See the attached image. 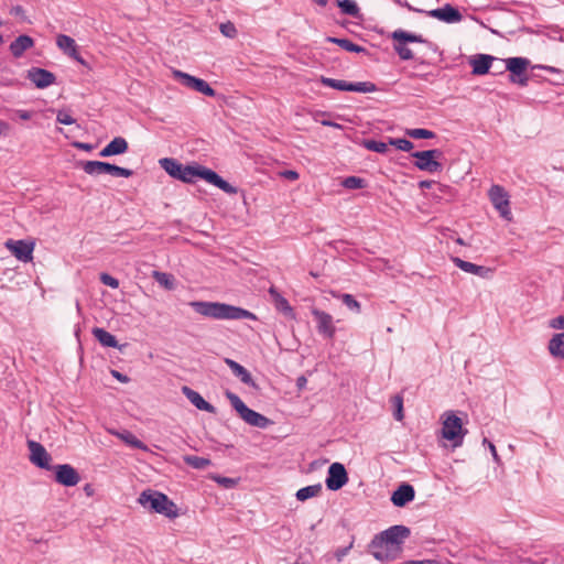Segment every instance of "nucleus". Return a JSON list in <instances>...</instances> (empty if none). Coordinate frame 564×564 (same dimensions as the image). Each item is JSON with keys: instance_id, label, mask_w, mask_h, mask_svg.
Masks as SVG:
<instances>
[{"instance_id": "f257e3e1", "label": "nucleus", "mask_w": 564, "mask_h": 564, "mask_svg": "<svg viewBox=\"0 0 564 564\" xmlns=\"http://www.w3.org/2000/svg\"><path fill=\"white\" fill-rule=\"evenodd\" d=\"M159 164L171 177L184 183H194L197 178H202L227 194L234 195L238 192L237 187L229 184L215 171L200 164L184 165L173 158H163L159 160Z\"/></svg>"}, {"instance_id": "f03ea898", "label": "nucleus", "mask_w": 564, "mask_h": 564, "mask_svg": "<svg viewBox=\"0 0 564 564\" xmlns=\"http://www.w3.org/2000/svg\"><path fill=\"white\" fill-rule=\"evenodd\" d=\"M410 534V529L402 524L392 525L379 534H376L369 544L373 557L379 561L387 560V551L400 549Z\"/></svg>"}, {"instance_id": "7ed1b4c3", "label": "nucleus", "mask_w": 564, "mask_h": 564, "mask_svg": "<svg viewBox=\"0 0 564 564\" xmlns=\"http://www.w3.org/2000/svg\"><path fill=\"white\" fill-rule=\"evenodd\" d=\"M191 306L196 313L214 319H257L252 312L226 303L195 301Z\"/></svg>"}, {"instance_id": "20e7f679", "label": "nucleus", "mask_w": 564, "mask_h": 564, "mask_svg": "<svg viewBox=\"0 0 564 564\" xmlns=\"http://www.w3.org/2000/svg\"><path fill=\"white\" fill-rule=\"evenodd\" d=\"M138 501L142 507L149 508L150 510L163 514L169 519H175L178 517L177 506L162 492L150 489L144 490L140 494Z\"/></svg>"}, {"instance_id": "39448f33", "label": "nucleus", "mask_w": 564, "mask_h": 564, "mask_svg": "<svg viewBox=\"0 0 564 564\" xmlns=\"http://www.w3.org/2000/svg\"><path fill=\"white\" fill-rule=\"evenodd\" d=\"M226 398L230 401L231 406L239 416L249 425L265 429L270 424V420L267 416L249 409L236 393L227 391Z\"/></svg>"}, {"instance_id": "423d86ee", "label": "nucleus", "mask_w": 564, "mask_h": 564, "mask_svg": "<svg viewBox=\"0 0 564 564\" xmlns=\"http://www.w3.org/2000/svg\"><path fill=\"white\" fill-rule=\"evenodd\" d=\"M443 417V438L453 442L454 446H460L467 434V430L463 427L462 419L455 415L453 411L445 412Z\"/></svg>"}, {"instance_id": "0eeeda50", "label": "nucleus", "mask_w": 564, "mask_h": 564, "mask_svg": "<svg viewBox=\"0 0 564 564\" xmlns=\"http://www.w3.org/2000/svg\"><path fill=\"white\" fill-rule=\"evenodd\" d=\"M391 39L394 41L393 48L402 61L413 58V53L406 46V43H429L422 35L410 33L402 29L393 31Z\"/></svg>"}, {"instance_id": "6e6552de", "label": "nucleus", "mask_w": 564, "mask_h": 564, "mask_svg": "<svg viewBox=\"0 0 564 564\" xmlns=\"http://www.w3.org/2000/svg\"><path fill=\"white\" fill-rule=\"evenodd\" d=\"M411 155L414 159H416L414 165L420 171L435 173L442 170V164L438 161H436V159L442 156V151L437 149L416 151L413 152Z\"/></svg>"}, {"instance_id": "1a4fd4ad", "label": "nucleus", "mask_w": 564, "mask_h": 564, "mask_svg": "<svg viewBox=\"0 0 564 564\" xmlns=\"http://www.w3.org/2000/svg\"><path fill=\"white\" fill-rule=\"evenodd\" d=\"M321 83L326 87L341 91L373 93L377 90L376 85L371 82L348 83L346 80L322 76Z\"/></svg>"}, {"instance_id": "9d476101", "label": "nucleus", "mask_w": 564, "mask_h": 564, "mask_svg": "<svg viewBox=\"0 0 564 564\" xmlns=\"http://www.w3.org/2000/svg\"><path fill=\"white\" fill-rule=\"evenodd\" d=\"M489 198L494 207L498 210L499 215L506 219H512V213L510 208V200L507 191L500 185H492L489 189Z\"/></svg>"}, {"instance_id": "9b49d317", "label": "nucleus", "mask_w": 564, "mask_h": 564, "mask_svg": "<svg viewBox=\"0 0 564 564\" xmlns=\"http://www.w3.org/2000/svg\"><path fill=\"white\" fill-rule=\"evenodd\" d=\"M173 77L183 86L198 91L205 96L208 97H215L216 90L209 86L207 82L204 79L197 78L195 76H192L187 73H184L182 70H173Z\"/></svg>"}, {"instance_id": "f8f14e48", "label": "nucleus", "mask_w": 564, "mask_h": 564, "mask_svg": "<svg viewBox=\"0 0 564 564\" xmlns=\"http://www.w3.org/2000/svg\"><path fill=\"white\" fill-rule=\"evenodd\" d=\"M326 487L332 491L341 489L348 482V474L340 463H333L327 473Z\"/></svg>"}, {"instance_id": "ddd939ff", "label": "nucleus", "mask_w": 564, "mask_h": 564, "mask_svg": "<svg viewBox=\"0 0 564 564\" xmlns=\"http://www.w3.org/2000/svg\"><path fill=\"white\" fill-rule=\"evenodd\" d=\"M28 447L30 449V460L32 464L42 469H52L50 465L52 457L42 444L35 441H29Z\"/></svg>"}, {"instance_id": "4468645a", "label": "nucleus", "mask_w": 564, "mask_h": 564, "mask_svg": "<svg viewBox=\"0 0 564 564\" xmlns=\"http://www.w3.org/2000/svg\"><path fill=\"white\" fill-rule=\"evenodd\" d=\"M311 313L314 316V319L316 321V327L318 333L324 337L332 339L336 333L333 316L315 307L312 308Z\"/></svg>"}, {"instance_id": "2eb2a0df", "label": "nucleus", "mask_w": 564, "mask_h": 564, "mask_svg": "<svg viewBox=\"0 0 564 564\" xmlns=\"http://www.w3.org/2000/svg\"><path fill=\"white\" fill-rule=\"evenodd\" d=\"M54 468L56 482L66 487H73L80 481L78 471L69 464L57 465Z\"/></svg>"}, {"instance_id": "dca6fc26", "label": "nucleus", "mask_w": 564, "mask_h": 564, "mask_svg": "<svg viewBox=\"0 0 564 564\" xmlns=\"http://www.w3.org/2000/svg\"><path fill=\"white\" fill-rule=\"evenodd\" d=\"M26 78L40 89H44L53 85L56 80V77L52 72L40 67L30 68L28 70Z\"/></svg>"}, {"instance_id": "f3484780", "label": "nucleus", "mask_w": 564, "mask_h": 564, "mask_svg": "<svg viewBox=\"0 0 564 564\" xmlns=\"http://www.w3.org/2000/svg\"><path fill=\"white\" fill-rule=\"evenodd\" d=\"M7 248L14 254V257L23 262L32 260V252L34 243L25 240H8L6 242Z\"/></svg>"}, {"instance_id": "a211bd4d", "label": "nucleus", "mask_w": 564, "mask_h": 564, "mask_svg": "<svg viewBox=\"0 0 564 564\" xmlns=\"http://www.w3.org/2000/svg\"><path fill=\"white\" fill-rule=\"evenodd\" d=\"M56 45L65 55L75 59L79 64L87 66L86 61L79 55L78 46L73 37L59 34L56 37Z\"/></svg>"}, {"instance_id": "6ab92c4d", "label": "nucleus", "mask_w": 564, "mask_h": 564, "mask_svg": "<svg viewBox=\"0 0 564 564\" xmlns=\"http://www.w3.org/2000/svg\"><path fill=\"white\" fill-rule=\"evenodd\" d=\"M429 15L446 23H456L463 18L459 10L454 8L452 4H445L442 8L431 10L429 11Z\"/></svg>"}, {"instance_id": "aec40b11", "label": "nucleus", "mask_w": 564, "mask_h": 564, "mask_svg": "<svg viewBox=\"0 0 564 564\" xmlns=\"http://www.w3.org/2000/svg\"><path fill=\"white\" fill-rule=\"evenodd\" d=\"M415 497V490L410 484L400 485L392 494L391 501L395 507H404L409 502L413 501Z\"/></svg>"}, {"instance_id": "412c9836", "label": "nucleus", "mask_w": 564, "mask_h": 564, "mask_svg": "<svg viewBox=\"0 0 564 564\" xmlns=\"http://www.w3.org/2000/svg\"><path fill=\"white\" fill-rule=\"evenodd\" d=\"M182 392L188 399V401L198 410L206 411L213 414L216 413V408L209 402H207L197 391L184 386L182 388Z\"/></svg>"}, {"instance_id": "4be33fe9", "label": "nucleus", "mask_w": 564, "mask_h": 564, "mask_svg": "<svg viewBox=\"0 0 564 564\" xmlns=\"http://www.w3.org/2000/svg\"><path fill=\"white\" fill-rule=\"evenodd\" d=\"M128 151V142L122 137L113 138L100 152L101 158L120 155Z\"/></svg>"}, {"instance_id": "5701e85b", "label": "nucleus", "mask_w": 564, "mask_h": 564, "mask_svg": "<svg viewBox=\"0 0 564 564\" xmlns=\"http://www.w3.org/2000/svg\"><path fill=\"white\" fill-rule=\"evenodd\" d=\"M34 46V40L29 35H19L11 44L10 52L11 54L19 58L21 57L25 51L32 48Z\"/></svg>"}, {"instance_id": "b1692460", "label": "nucleus", "mask_w": 564, "mask_h": 564, "mask_svg": "<svg viewBox=\"0 0 564 564\" xmlns=\"http://www.w3.org/2000/svg\"><path fill=\"white\" fill-rule=\"evenodd\" d=\"M495 61V57L491 55L479 54L476 55L471 61L470 65L473 67L474 75H485L489 72L491 67V63Z\"/></svg>"}, {"instance_id": "393cba45", "label": "nucleus", "mask_w": 564, "mask_h": 564, "mask_svg": "<svg viewBox=\"0 0 564 564\" xmlns=\"http://www.w3.org/2000/svg\"><path fill=\"white\" fill-rule=\"evenodd\" d=\"M225 362L231 369L232 373L240 379L241 382L247 386L256 387L251 373L243 366L230 358H226Z\"/></svg>"}, {"instance_id": "a878e982", "label": "nucleus", "mask_w": 564, "mask_h": 564, "mask_svg": "<svg viewBox=\"0 0 564 564\" xmlns=\"http://www.w3.org/2000/svg\"><path fill=\"white\" fill-rule=\"evenodd\" d=\"M452 261L457 268L467 273H471L479 276H486V274L489 272L488 268L465 261L458 257L452 258Z\"/></svg>"}, {"instance_id": "bb28decb", "label": "nucleus", "mask_w": 564, "mask_h": 564, "mask_svg": "<svg viewBox=\"0 0 564 564\" xmlns=\"http://www.w3.org/2000/svg\"><path fill=\"white\" fill-rule=\"evenodd\" d=\"M94 337L104 347L117 348L119 347L117 338L107 332L104 328L95 327L91 330Z\"/></svg>"}, {"instance_id": "cd10ccee", "label": "nucleus", "mask_w": 564, "mask_h": 564, "mask_svg": "<svg viewBox=\"0 0 564 564\" xmlns=\"http://www.w3.org/2000/svg\"><path fill=\"white\" fill-rule=\"evenodd\" d=\"M110 433L116 435L118 438H120L122 442H124L127 445H129V446H131L133 448L142 449V451H148L147 445L143 442H141L130 431H127V430H124L122 432L111 431Z\"/></svg>"}, {"instance_id": "c85d7f7f", "label": "nucleus", "mask_w": 564, "mask_h": 564, "mask_svg": "<svg viewBox=\"0 0 564 564\" xmlns=\"http://www.w3.org/2000/svg\"><path fill=\"white\" fill-rule=\"evenodd\" d=\"M82 169L88 175L108 174L109 163L102 161H86L82 163Z\"/></svg>"}, {"instance_id": "c756f323", "label": "nucleus", "mask_w": 564, "mask_h": 564, "mask_svg": "<svg viewBox=\"0 0 564 564\" xmlns=\"http://www.w3.org/2000/svg\"><path fill=\"white\" fill-rule=\"evenodd\" d=\"M506 69L510 73H527L530 61L525 57H509L506 61Z\"/></svg>"}, {"instance_id": "7c9ffc66", "label": "nucleus", "mask_w": 564, "mask_h": 564, "mask_svg": "<svg viewBox=\"0 0 564 564\" xmlns=\"http://www.w3.org/2000/svg\"><path fill=\"white\" fill-rule=\"evenodd\" d=\"M552 356L564 359V333L555 334L549 341Z\"/></svg>"}, {"instance_id": "2f4dec72", "label": "nucleus", "mask_w": 564, "mask_h": 564, "mask_svg": "<svg viewBox=\"0 0 564 564\" xmlns=\"http://www.w3.org/2000/svg\"><path fill=\"white\" fill-rule=\"evenodd\" d=\"M326 41L329 43L337 44L338 46H340L341 48H344L347 52H352V53H365L366 52V48L364 46L357 45L348 39L327 36Z\"/></svg>"}, {"instance_id": "473e14b6", "label": "nucleus", "mask_w": 564, "mask_h": 564, "mask_svg": "<svg viewBox=\"0 0 564 564\" xmlns=\"http://www.w3.org/2000/svg\"><path fill=\"white\" fill-rule=\"evenodd\" d=\"M322 489L323 487L321 484L306 486L299 489L295 497L299 501H305L310 498L317 497L322 492Z\"/></svg>"}, {"instance_id": "72a5a7b5", "label": "nucleus", "mask_w": 564, "mask_h": 564, "mask_svg": "<svg viewBox=\"0 0 564 564\" xmlns=\"http://www.w3.org/2000/svg\"><path fill=\"white\" fill-rule=\"evenodd\" d=\"M337 7L340 9L341 13L358 17L359 15V7L354 0H336Z\"/></svg>"}, {"instance_id": "f704fd0d", "label": "nucleus", "mask_w": 564, "mask_h": 564, "mask_svg": "<svg viewBox=\"0 0 564 564\" xmlns=\"http://www.w3.org/2000/svg\"><path fill=\"white\" fill-rule=\"evenodd\" d=\"M184 462L195 469H205L212 464L210 459L195 455L185 456Z\"/></svg>"}, {"instance_id": "c9c22d12", "label": "nucleus", "mask_w": 564, "mask_h": 564, "mask_svg": "<svg viewBox=\"0 0 564 564\" xmlns=\"http://www.w3.org/2000/svg\"><path fill=\"white\" fill-rule=\"evenodd\" d=\"M341 185L347 189H359L366 187V181L358 176H347L341 181Z\"/></svg>"}, {"instance_id": "e433bc0d", "label": "nucleus", "mask_w": 564, "mask_h": 564, "mask_svg": "<svg viewBox=\"0 0 564 564\" xmlns=\"http://www.w3.org/2000/svg\"><path fill=\"white\" fill-rule=\"evenodd\" d=\"M362 144L367 150L377 153H386L388 151V143H384L382 141L365 140Z\"/></svg>"}, {"instance_id": "4c0bfd02", "label": "nucleus", "mask_w": 564, "mask_h": 564, "mask_svg": "<svg viewBox=\"0 0 564 564\" xmlns=\"http://www.w3.org/2000/svg\"><path fill=\"white\" fill-rule=\"evenodd\" d=\"M270 292H271V294L275 295V302H276L278 310L283 312L285 315L293 313V308L291 307V305L289 304V302L285 297L281 296L273 289H271Z\"/></svg>"}, {"instance_id": "58836bf2", "label": "nucleus", "mask_w": 564, "mask_h": 564, "mask_svg": "<svg viewBox=\"0 0 564 564\" xmlns=\"http://www.w3.org/2000/svg\"><path fill=\"white\" fill-rule=\"evenodd\" d=\"M406 134L413 139H432L435 137L433 131L422 128L410 129Z\"/></svg>"}, {"instance_id": "ea45409f", "label": "nucleus", "mask_w": 564, "mask_h": 564, "mask_svg": "<svg viewBox=\"0 0 564 564\" xmlns=\"http://www.w3.org/2000/svg\"><path fill=\"white\" fill-rule=\"evenodd\" d=\"M338 297L350 311L360 312V303L351 294H340Z\"/></svg>"}, {"instance_id": "a19ab883", "label": "nucleus", "mask_w": 564, "mask_h": 564, "mask_svg": "<svg viewBox=\"0 0 564 564\" xmlns=\"http://www.w3.org/2000/svg\"><path fill=\"white\" fill-rule=\"evenodd\" d=\"M108 174L117 177H130L133 175V171L109 163Z\"/></svg>"}, {"instance_id": "79ce46f5", "label": "nucleus", "mask_w": 564, "mask_h": 564, "mask_svg": "<svg viewBox=\"0 0 564 564\" xmlns=\"http://www.w3.org/2000/svg\"><path fill=\"white\" fill-rule=\"evenodd\" d=\"M153 278L161 285H164L166 289L171 290L173 288L172 276L164 272L154 271Z\"/></svg>"}, {"instance_id": "37998d69", "label": "nucleus", "mask_w": 564, "mask_h": 564, "mask_svg": "<svg viewBox=\"0 0 564 564\" xmlns=\"http://www.w3.org/2000/svg\"><path fill=\"white\" fill-rule=\"evenodd\" d=\"M389 144L394 145L398 150L404 152L413 149V143L406 139H390Z\"/></svg>"}, {"instance_id": "c03bdc74", "label": "nucleus", "mask_w": 564, "mask_h": 564, "mask_svg": "<svg viewBox=\"0 0 564 564\" xmlns=\"http://www.w3.org/2000/svg\"><path fill=\"white\" fill-rule=\"evenodd\" d=\"M393 405L395 408V411L393 413V416L397 421L403 420V399L400 395H394L392 398Z\"/></svg>"}, {"instance_id": "a18cd8bd", "label": "nucleus", "mask_w": 564, "mask_h": 564, "mask_svg": "<svg viewBox=\"0 0 564 564\" xmlns=\"http://www.w3.org/2000/svg\"><path fill=\"white\" fill-rule=\"evenodd\" d=\"M509 82L524 87L528 85L529 76L527 75V73H519L518 75L516 73H510Z\"/></svg>"}, {"instance_id": "49530a36", "label": "nucleus", "mask_w": 564, "mask_h": 564, "mask_svg": "<svg viewBox=\"0 0 564 564\" xmlns=\"http://www.w3.org/2000/svg\"><path fill=\"white\" fill-rule=\"evenodd\" d=\"M220 32L229 39H232L237 35V29L234 23L226 22L220 24Z\"/></svg>"}, {"instance_id": "de8ad7c7", "label": "nucleus", "mask_w": 564, "mask_h": 564, "mask_svg": "<svg viewBox=\"0 0 564 564\" xmlns=\"http://www.w3.org/2000/svg\"><path fill=\"white\" fill-rule=\"evenodd\" d=\"M99 280L102 284L110 286L111 289H118L119 288V281L118 279L113 278L112 275L108 273H101L99 276Z\"/></svg>"}, {"instance_id": "09e8293b", "label": "nucleus", "mask_w": 564, "mask_h": 564, "mask_svg": "<svg viewBox=\"0 0 564 564\" xmlns=\"http://www.w3.org/2000/svg\"><path fill=\"white\" fill-rule=\"evenodd\" d=\"M219 485L224 486L225 488H232L236 486L237 484V480L234 479V478H228V477H221V476H216L214 478Z\"/></svg>"}, {"instance_id": "8fccbe9b", "label": "nucleus", "mask_w": 564, "mask_h": 564, "mask_svg": "<svg viewBox=\"0 0 564 564\" xmlns=\"http://www.w3.org/2000/svg\"><path fill=\"white\" fill-rule=\"evenodd\" d=\"M56 120L58 123L66 126L73 124L75 122V119L66 112H58Z\"/></svg>"}, {"instance_id": "3c124183", "label": "nucleus", "mask_w": 564, "mask_h": 564, "mask_svg": "<svg viewBox=\"0 0 564 564\" xmlns=\"http://www.w3.org/2000/svg\"><path fill=\"white\" fill-rule=\"evenodd\" d=\"M550 327L554 329H564V315H560L550 321Z\"/></svg>"}, {"instance_id": "603ef678", "label": "nucleus", "mask_w": 564, "mask_h": 564, "mask_svg": "<svg viewBox=\"0 0 564 564\" xmlns=\"http://www.w3.org/2000/svg\"><path fill=\"white\" fill-rule=\"evenodd\" d=\"M280 175L289 181H296L300 177L299 173L294 170H285Z\"/></svg>"}, {"instance_id": "864d4df0", "label": "nucleus", "mask_w": 564, "mask_h": 564, "mask_svg": "<svg viewBox=\"0 0 564 564\" xmlns=\"http://www.w3.org/2000/svg\"><path fill=\"white\" fill-rule=\"evenodd\" d=\"M482 444L489 448V452L491 453L494 459L496 462H499V455L497 453L496 446L487 438H484Z\"/></svg>"}, {"instance_id": "5fc2aeb1", "label": "nucleus", "mask_w": 564, "mask_h": 564, "mask_svg": "<svg viewBox=\"0 0 564 564\" xmlns=\"http://www.w3.org/2000/svg\"><path fill=\"white\" fill-rule=\"evenodd\" d=\"M10 14L14 15V17H19L21 18L23 21L25 20V11L23 9V7L21 6H14L10 9Z\"/></svg>"}, {"instance_id": "6e6d98bb", "label": "nucleus", "mask_w": 564, "mask_h": 564, "mask_svg": "<svg viewBox=\"0 0 564 564\" xmlns=\"http://www.w3.org/2000/svg\"><path fill=\"white\" fill-rule=\"evenodd\" d=\"M352 547V542L346 546V547H340L338 549L336 552H335V556L338 561H341L349 552V550Z\"/></svg>"}, {"instance_id": "4d7b16f0", "label": "nucleus", "mask_w": 564, "mask_h": 564, "mask_svg": "<svg viewBox=\"0 0 564 564\" xmlns=\"http://www.w3.org/2000/svg\"><path fill=\"white\" fill-rule=\"evenodd\" d=\"M111 373H112V376H113L116 379H118V380H119V381H121V382H124V383H126V382H128V381H129V378H128L126 375H122V373H120V372H119V371H117V370H112V371H111Z\"/></svg>"}, {"instance_id": "13d9d810", "label": "nucleus", "mask_w": 564, "mask_h": 564, "mask_svg": "<svg viewBox=\"0 0 564 564\" xmlns=\"http://www.w3.org/2000/svg\"><path fill=\"white\" fill-rule=\"evenodd\" d=\"M410 564H441L434 560H411Z\"/></svg>"}, {"instance_id": "bf43d9fd", "label": "nucleus", "mask_w": 564, "mask_h": 564, "mask_svg": "<svg viewBox=\"0 0 564 564\" xmlns=\"http://www.w3.org/2000/svg\"><path fill=\"white\" fill-rule=\"evenodd\" d=\"M18 116L22 120H29L31 118V112L28 110H18Z\"/></svg>"}, {"instance_id": "052dcab7", "label": "nucleus", "mask_w": 564, "mask_h": 564, "mask_svg": "<svg viewBox=\"0 0 564 564\" xmlns=\"http://www.w3.org/2000/svg\"><path fill=\"white\" fill-rule=\"evenodd\" d=\"M9 131V124L3 120H0V137L7 134Z\"/></svg>"}, {"instance_id": "680f3d73", "label": "nucleus", "mask_w": 564, "mask_h": 564, "mask_svg": "<svg viewBox=\"0 0 564 564\" xmlns=\"http://www.w3.org/2000/svg\"><path fill=\"white\" fill-rule=\"evenodd\" d=\"M434 184H435V182H434V181H421V182L419 183V187H420V188H430V187H432V185H434Z\"/></svg>"}, {"instance_id": "e2e57ef3", "label": "nucleus", "mask_w": 564, "mask_h": 564, "mask_svg": "<svg viewBox=\"0 0 564 564\" xmlns=\"http://www.w3.org/2000/svg\"><path fill=\"white\" fill-rule=\"evenodd\" d=\"M322 124L323 126H326V127H335V128H340V126L336 122H333V121H329V120H323L322 121Z\"/></svg>"}, {"instance_id": "0e129e2a", "label": "nucleus", "mask_w": 564, "mask_h": 564, "mask_svg": "<svg viewBox=\"0 0 564 564\" xmlns=\"http://www.w3.org/2000/svg\"><path fill=\"white\" fill-rule=\"evenodd\" d=\"M306 384V379L304 377H300L297 379V387L301 389Z\"/></svg>"}, {"instance_id": "69168bd1", "label": "nucleus", "mask_w": 564, "mask_h": 564, "mask_svg": "<svg viewBox=\"0 0 564 564\" xmlns=\"http://www.w3.org/2000/svg\"><path fill=\"white\" fill-rule=\"evenodd\" d=\"M84 490H85V492L87 494V496H91V495H93V492H94V490H93V488H91V486H90V485H86V486L84 487Z\"/></svg>"}, {"instance_id": "338daca9", "label": "nucleus", "mask_w": 564, "mask_h": 564, "mask_svg": "<svg viewBox=\"0 0 564 564\" xmlns=\"http://www.w3.org/2000/svg\"><path fill=\"white\" fill-rule=\"evenodd\" d=\"M77 147L80 148V149H84V150H90L91 149V145L88 144V143H78Z\"/></svg>"}, {"instance_id": "774afa93", "label": "nucleus", "mask_w": 564, "mask_h": 564, "mask_svg": "<svg viewBox=\"0 0 564 564\" xmlns=\"http://www.w3.org/2000/svg\"><path fill=\"white\" fill-rule=\"evenodd\" d=\"M313 1L321 7H325L328 2V0H313Z\"/></svg>"}]
</instances>
